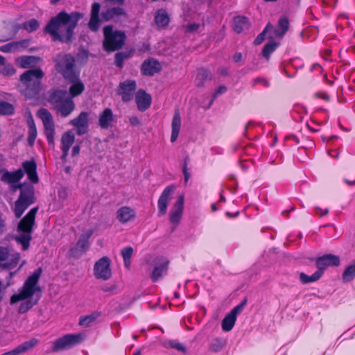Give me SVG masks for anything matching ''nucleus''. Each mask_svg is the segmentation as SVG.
<instances>
[{"instance_id": "1", "label": "nucleus", "mask_w": 355, "mask_h": 355, "mask_svg": "<svg viewBox=\"0 0 355 355\" xmlns=\"http://www.w3.org/2000/svg\"><path fill=\"white\" fill-rule=\"evenodd\" d=\"M83 17L81 12L67 13L62 10L49 21L44 31L50 35L54 42L71 44L76 39L75 29Z\"/></svg>"}, {"instance_id": "2", "label": "nucleus", "mask_w": 355, "mask_h": 355, "mask_svg": "<svg viewBox=\"0 0 355 355\" xmlns=\"http://www.w3.org/2000/svg\"><path fill=\"white\" fill-rule=\"evenodd\" d=\"M55 70L68 82L78 79L80 71L77 69L73 56L69 53H60L53 59Z\"/></svg>"}, {"instance_id": "3", "label": "nucleus", "mask_w": 355, "mask_h": 355, "mask_svg": "<svg viewBox=\"0 0 355 355\" xmlns=\"http://www.w3.org/2000/svg\"><path fill=\"white\" fill-rule=\"evenodd\" d=\"M48 101L62 117L68 116L75 109V103L66 90L53 91L49 94Z\"/></svg>"}, {"instance_id": "4", "label": "nucleus", "mask_w": 355, "mask_h": 355, "mask_svg": "<svg viewBox=\"0 0 355 355\" xmlns=\"http://www.w3.org/2000/svg\"><path fill=\"white\" fill-rule=\"evenodd\" d=\"M42 273V268H37L31 275L25 281L19 293L14 294L10 297V303L15 304L19 301L26 300L31 298L36 292L41 293V287L38 282Z\"/></svg>"}, {"instance_id": "5", "label": "nucleus", "mask_w": 355, "mask_h": 355, "mask_svg": "<svg viewBox=\"0 0 355 355\" xmlns=\"http://www.w3.org/2000/svg\"><path fill=\"white\" fill-rule=\"evenodd\" d=\"M44 72L40 68H35L24 71L20 76V81L25 86V95L33 98L39 94L41 90L40 80Z\"/></svg>"}, {"instance_id": "6", "label": "nucleus", "mask_w": 355, "mask_h": 355, "mask_svg": "<svg viewBox=\"0 0 355 355\" xmlns=\"http://www.w3.org/2000/svg\"><path fill=\"white\" fill-rule=\"evenodd\" d=\"M103 46L105 51L112 52L121 49L125 44L126 35L121 31H114L112 25L105 26L103 29Z\"/></svg>"}, {"instance_id": "7", "label": "nucleus", "mask_w": 355, "mask_h": 355, "mask_svg": "<svg viewBox=\"0 0 355 355\" xmlns=\"http://www.w3.org/2000/svg\"><path fill=\"white\" fill-rule=\"evenodd\" d=\"M35 201V189L31 184H27L21 189L19 196L15 202V214L20 218L24 211Z\"/></svg>"}, {"instance_id": "8", "label": "nucleus", "mask_w": 355, "mask_h": 355, "mask_svg": "<svg viewBox=\"0 0 355 355\" xmlns=\"http://www.w3.org/2000/svg\"><path fill=\"white\" fill-rule=\"evenodd\" d=\"M83 340L84 337L81 334H65L53 343L51 352L55 353L69 349L81 343Z\"/></svg>"}, {"instance_id": "9", "label": "nucleus", "mask_w": 355, "mask_h": 355, "mask_svg": "<svg viewBox=\"0 0 355 355\" xmlns=\"http://www.w3.org/2000/svg\"><path fill=\"white\" fill-rule=\"evenodd\" d=\"M94 274L97 279H102L103 280H107L111 277L112 270L109 257H103L95 263Z\"/></svg>"}, {"instance_id": "10", "label": "nucleus", "mask_w": 355, "mask_h": 355, "mask_svg": "<svg viewBox=\"0 0 355 355\" xmlns=\"http://www.w3.org/2000/svg\"><path fill=\"white\" fill-rule=\"evenodd\" d=\"M136 89V81L128 79L119 83L117 93L121 96L123 102L128 103L133 98Z\"/></svg>"}, {"instance_id": "11", "label": "nucleus", "mask_w": 355, "mask_h": 355, "mask_svg": "<svg viewBox=\"0 0 355 355\" xmlns=\"http://www.w3.org/2000/svg\"><path fill=\"white\" fill-rule=\"evenodd\" d=\"M340 257L333 254H326L315 259V265L318 272L322 275L325 269L329 266H338Z\"/></svg>"}, {"instance_id": "12", "label": "nucleus", "mask_w": 355, "mask_h": 355, "mask_svg": "<svg viewBox=\"0 0 355 355\" xmlns=\"http://www.w3.org/2000/svg\"><path fill=\"white\" fill-rule=\"evenodd\" d=\"M38 207L31 209L27 214L19 222L17 230L21 233H32L35 222V216Z\"/></svg>"}, {"instance_id": "13", "label": "nucleus", "mask_w": 355, "mask_h": 355, "mask_svg": "<svg viewBox=\"0 0 355 355\" xmlns=\"http://www.w3.org/2000/svg\"><path fill=\"white\" fill-rule=\"evenodd\" d=\"M89 122V113L82 112L75 119H72L70 123L76 128V133L80 136L87 132Z\"/></svg>"}, {"instance_id": "14", "label": "nucleus", "mask_w": 355, "mask_h": 355, "mask_svg": "<svg viewBox=\"0 0 355 355\" xmlns=\"http://www.w3.org/2000/svg\"><path fill=\"white\" fill-rule=\"evenodd\" d=\"M175 189V187L173 184L166 187L162 191L158 200V216H162L166 214L167 211L168 202L171 195Z\"/></svg>"}, {"instance_id": "15", "label": "nucleus", "mask_w": 355, "mask_h": 355, "mask_svg": "<svg viewBox=\"0 0 355 355\" xmlns=\"http://www.w3.org/2000/svg\"><path fill=\"white\" fill-rule=\"evenodd\" d=\"M162 70L160 63L154 58H149L144 61L141 67V72L144 76H153Z\"/></svg>"}, {"instance_id": "16", "label": "nucleus", "mask_w": 355, "mask_h": 355, "mask_svg": "<svg viewBox=\"0 0 355 355\" xmlns=\"http://www.w3.org/2000/svg\"><path fill=\"white\" fill-rule=\"evenodd\" d=\"M101 4L95 2L92 6L90 19L88 22V28L92 32H97L99 30L101 19L99 17Z\"/></svg>"}, {"instance_id": "17", "label": "nucleus", "mask_w": 355, "mask_h": 355, "mask_svg": "<svg viewBox=\"0 0 355 355\" xmlns=\"http://www.w3.org/2000/svg\"><path fill=\"white\" fill-rule=\"evenodd\" d=\"M184 196L180 195L170 211V221L177 225L181 219L184 209Z\"/></svg>"}, {"instance_id": "18", "label": "nucleus", "mask_w": 355, "mask_h": 355, "mask_svg": "<svg viewBox=\"0 0 355 355\" xmlns=\"http://www.w3.org/2000/svg\"><path fill=\"white\" fill-rule=\"evenodd\" d=\"M135 101L138 110L141 112H144L150 107L152 98L145 90L140 89L136 94Z\"/></svg>"}, {"instance_id": "19", "label": "nucleus", "mask_w": 355, "mask_h": 355, "mask_svg": "<svg viewBox=\"0 0 355 355\" xmlns=\"http://www.w3.org/2000/svg\"><path fill=\"white\" fill-rule=\"evenodd\" d=\"M39 343L37 338H33L18 345L15 349L5 352L1 355H19L34 348Z\"/></svg>"}, {"instance_id": "20", "label": "nucleus", "mask_w": 355, "mask_h": 355, "mask_svg": "<svg viewBox=\"0 0 355 355\" xmlns=\"http://www.w3.org/2000/svg\"><path fill=\"white\" fill-rule=\"evenodd\" d=\"M22 167L29 180L34 184L38 183L39 178L37 173L36 162L33 159L25 161L22 163Z\"/></svg>"}, {"instance_id": "21", "label": "nucleus", "mask_w": 355, "mask_h": 355, "mask_svg": "<svg viewBox=\"0 0 355 355\" xmlns=\"http://www.w3.org/2000/svg\"><path fill=\"white\" fill-rule=\"evenodd\" d=\"M114 121V116L112 110L110 108H105L99 115L98 125L103 129H107L112 126V123Z\"/></svg>"}, {"instance_id": "22", "label": "nucleus", "mask_w": 355, "mask_h": 355, "mask_svg": "<svg viewBox=\"0 0 355 355\" xmlns=\"http://www.w3.org/2000/svg\"><path fill=\"white\" fill-rule=\"evenodd\" d=\"M213 78V74L211 72L205 69L200 68L197 70L196 77L195 79V85L198 87H202L205 86V83L208 80H211Z\"/></svg>"}, {"instance_id": "23", "label": "nucleus", "mask_w": 355, "mask_h": 355, "mask_svg": "<svg viewBox=\"0 0 355 355\" xmlns=\"http://www.w3.org/2000/svg\"><path fill=\"white\" fill-rule=\"evenodd\" d=\"M2 173L1 180L8 183L17 182L24 175V172L21 168H19L14 172H9L7 170H3Z\"/></svg>"}, {"instance_id": "24", "label": "nucleus", "mask_w": 355, "mask_h": 355, "mask_svg": "<svg viewBox=\"0 0 355 355\" xmlns=\"http://www.w3.org/2000/svg\"><path fill=\"white\" fill-rule=\"evenodd\" d=\"M117 219L122 223H125L135 217V211L129 207H122L116 212Z\"/></svg>"}, {"instance_id": "25", "label": "nucleus", "mask_w": 355, "mask_h": 355, "mask_svg": "<svg viewBox=\"0 0 355 355\" xmlns=\"http://www.w3.org/2000/svg\"><path fill=\"white\" fill-rule=\"evenodd\" d=\"M155 22L159 27H166L170 22V17L165 9L161 8L155 13Z\"/></svg>"}, {"instance_id": "26", "label": "nucleus", "mask_w": 355, "mask_h": 355, "mask_svg": "<svg viewBox=\"0 0 355 355\" xmlns=\"http://www.w3.org/2000/svg\"><path fill=\"white\" fill-rule=\"evenodd\" d=\"M289 28V21L287 17H282L278 21L277 28L273 30V35L282 38Z\"/></svg>"}, {"instance_id": "27", "label": "nucleus", "mask_w": 355, "mask_h": 355, "mask_svg": "<svg viewBox=\"0 0 355 355\" xmlns=\"http://www.w3.org/2000/svg\"><path fill=\"white\" fill-rule=\"evenodd\" d=\"M172 132L171 136V141L174 142L177 140L180 127H181V117L178 111L175 112L172 120Z\"/></svg>"}, {"instance_id": "28", "label": "nucleus", "mask_w": 355, "mask_h": 355, "mask_svg": "<svg viewBox=\"0 0 355 355\" xmlns=\"http://www.w3.org/2000/svg\"><path fill=\"white\" fill-rule=\"evenodd\" d=\"M125 12L123 8L120 7H114L101 12L103 20L105 21H110L116 16L125 15Z\"/></svg>"}, {"instance_id": "29", "label": "nucleus", "mask_w": 355, "mask_h": 355, "mask_svg": "<svg viewBox=\"0 0 355 355\" xmlns=\"http://www.w3.org/2000/svg\"><path fill=\"white\" fill-rule=\"evenodd\" d=\"M249 27L250 23L247 17L238 16L234 19L233 29L237 33H240L244 30L248 29Z\"/></svg>"}, {"instance_id": "30", "label": "nucleus", "mask_w": 355, "mask_h": 355, "mask_svg": "<svg viewBox=\"0 0 355 355\" xmlns=\"http://www.w3.org/2000/svg\"><path fill=\"white\" fill-rule=\"evenodd\" d=\"M45 135L49 144H54L55 125L53 119L43 122Z\"/></svg>"}, {"instance_id": "31", "label": "nucleus", "mask_w": 355, "mask_h": 355, "mask_svg": "<svg viewBox=\"0 0 355 355\" xmlns=\"http://www.w3.org/2000/svg\"><path fill=\"white\" fill-rule=\"evenodd\" d=\"M273 37L274 35H270L268 37L270 40L265 44L262 50V55L267 60L269 59L270 54L273 53L280 44L279 42H275L272 40Z\"/></svg>"}, {"instance_id": "32", "label": "nucleus", "mask_w": 355, "mask_h": 355, "mask_svg": "<svg viewBox=\"0 0 355 355\" xmlns=\"http://www.w3.org/2000/svg\"><path fill=\"white\" fill-rule=\"evenodd\" d=\"M168 262H164L159 265L156 266L150 275V278L153 282H156L159 280L160 277H162V275L166 272L168 269Z\"/></svg>"}, {"instance_id": "33", "label": "nucleus", "mask_w": 355, "mask_h": 355, "mask_svg": "<svg viewBox=\"0 0 355 355\" xmlns=\"http://www.w3.org/2000/svg\"><path fill=\"white\" fill-rule=\"evenodd\" d=\"M70 83H72V85L69 87V94L71 96L72 99L73 97L80 95L84 91L85 85L79 78L76 81Z\"/></svg>"}, {"instance_id": "34", "label": "nucleus", "mask_w": 355, "mask_h": 355, "mask_svg": "<svg viewBox=\"0 0 355 355\" xmlns=\"http://www.w3.org/2000/svg\"><path fill=\"white\" fill-rule=\"evenodd\" d=\"M27 123L28 125V137L27 141L28 145L33 146L37 137V129L32 116L28 119Z\"/></svg>"}, {"instance_id": "35", "label": "nucleus", "mask_w": 355, "mask_h": 355, "mask_svg": "<svg viewBox=\"0 0 355 355\" xmlns=\"http://www.w3.org/2000/svg\"><path fill=\"white\" fill-rule=\"evenodd\" d=\"M355 278V261L347 266L342 274L343 282L347 283L352 282Z\"/></svg>"}, {"instance_id": "36", "label": "nucleus", "mask_w": 355, "mask_h": 355, "mask_svg": "<svg viewBox=\"0 0 355 355\" xmlns=\"http://www.w3.org/2000/svg\"><path fill=\"white\" fill-rule=\"evenodd\" d=\"M93 230H89L85 234H83L79 237L78 241L76 243V245L84 250L85 252L89 249V239L93 234Z\"/></svg>"}, {"instance_id": "37", "label": "nucleus", "mask_w": 355, "mask_h": 355, "mask_svg": "<svg viewBox=\"0 0 355 355\" xmlns=\"http://www.w3.org/2000/svg\"><path fill=\"white\" fill-rule=\"evenodd\" d=\"M236 320V317L231 313L226 315L222 321V329L224 331H230L232 329Z\"/></svg>"}, {"instance_id": "38", "label": "nucleus", "mask_w": 355, "mask_h": 355, "mask_svg": "<svg viewBox=\"0 0 355 355\" xmlns=\"http://www.w3.org/2000/svg\"><path fill=\"white\" fill-rule=\"evenodd\" d=\"M20 259V254L15 253L11 256V258L9 261L0 263V267L2 270H12L17 266Z\"/></svg>"}, {"instance_id": "39", "label": "nucleus", "mask_w": 355, "mask_h": 355, "mask_svg": "<svg viewBox=\"0 0 355 355\" xmlns=\"http://www.w3.org/2000/svg\"><path fill=\"white\" fill-rule=\"evenodd\" d=\"M41 297V295H38V294H36L35 295V299L32 301V300H26L24 302H22L19 307V310H18V312L19 313H26L28 311H29L34 305L37 304L39 300L40 299Z\"/></svg>"}, {"instance_id": "40", "label": "nucleus", "mask_w": 355, "mask_h": 355, "mask_svg": "<svg viewBox=\"0 0 355 355\" xmlns=\"http://www.w3.org/2000/svg\"><path fill=\"white\" fill-rule=\"evenodd\" d=\"M38 58L33 55H24L19 58V64L21 68H28L37 63Z\"/></svg>"}, {"instance_id": "41", "label": "nucleus", "mask_w": 355, "mask_h": 355, "mask_svg": "<svg viewBox=\"0 0 355 355\" xmlns=\"http://www.w3.org/2000/svg\"><path fill=\"white\" fill-rule=\"evenodd\" d=\"M321 277L322 275L317 270V271L311 276H309L304 272H301L300 274L299 279L303 284H306L318 281Z\"/></svg>"}, {"instance_id": "42", "label": "nucleus", "mask_w": 355, "mask_h": 355, "mask_svg": "<svg viewBox=\"0 0 355 355\" xmlns=\"http://www.w3.org/2000/svg\"><path fill=\"white\" fill-rule=\"evenodd\" d=\"M74 140L75 136L71 131L64 132L62 136V148L70 149Z\"/></svg>"}, {"instance_id": "43", "label": "nucleus", "mask_w": 355, "mask_h": 355, "mask_svg": "<svg viewBox=\"0 0 355 355\" xmlns=\"http://www.w3.org/2000/svg\"><path fill=\"white\" fill-rule=\"evenodd\" d=\"M32 233H22L19 236H16L15 239V241L21 244L24 250H27L30 245V241L32 239L31 236Z\"/></svg>"}, {"instance_id": "44", "label": "nucleus", "mask_w": 355, "mask_h": 355, "mask_svg": "<svg viewBox=\"0 0 355 355\" xmlns=\"http://www.w3.org/2000/svg\"><path fill=\"white\" fill-rule=\"evenodd\" d=\"M22 27L24 28V30H26L29 33H33L39 28L40 23L36 19L33 18L28 21H24Z\"/></svg>"}, {"instance_id": "45", "label": "nucleus", "mask_w": 355, "mask_h": 355, "mask_svg": "<svg viewBox=\"0 0 355 355\" xmlns=\"http://www.w3.org/2000/svg\"><path fill=\"white\" fill-rule=\"evenodd\" d=\"M14 112L15 108L11 103L0 100V114L11 115Z\"/></svg>"}, {"instance_id": "46", "label": "nucleus", "mask_w": 355, "mask_h": 355, "mask_svg": "<svg viewBox=\"0 0 355 355\" xmlns=\"http://www.w3.org/2000/svg\"><path fill=\"white\" fill-rule=\"evenodd\" d=\"M272 30H273V26L270 22H268L266 24V26L264 28V29L263 30V31L261 33H260L257 35V37L255 38V40L254 41V44H256V45L261 44L263 42V40H265L266 33H268V32H270V31H271Z\"/></svg>"}, {"instance_id": "47", "label": "nucleus", "mask_w": 355, "mask_h": 355, "mask_svg": "<svg viewBox=\"0 0 355 355\" xmlns=\"http://www.w3.org/2000/svg\"><path fill=\"white\" fill-rule=\"evenodd\" d=\"M130 56V53L128 52H118L115 54V65L121 69L123 67V62L125 59H128Z\"/></svg>"}, {"instance_id": "48", "label": "nucleus", "mask_w": 355, "mask_h": 355, "mask_svg": "<svg viewBox=\"0 0 355 355\" xmlns=\"http://www.w3.org/2000/svg\"><path fill=\"white\" fill-rule=\"evenodd\" d=\"M98 315V313H93L90 315L81 317L79 320V324L81 326L88 327L91 323L96 320Z\"/></svg>"}, {"instance_id": "49", "label": "nucleus", "mask_w": 355, "mask_h": 355, "mask_svg": "<svg viewBox=\"0 0 355 355\" xmlns=\"http://www.w3.org/2000/svg\"><path fill=\"white\" fill-rule=\"evenodd\" d=\"M165 347L175 349L184 354L187 352L185 346L180 343L178 340H169L167 343H166Z\"/></svg>"}, {"instance_id": "50", "label": "nucleus", "mask_w": 355, "mask_h": 355, "mask_svg": "<svg viewBox=\"0 0 355 355\" xmlns=\"http://www.w3.org/2000/svg\"><path fill=\"white\" fill-rule=\"evenodd\" d=\"M226 342L222 338H215L209 345V349L214 352H218L225 345Z\"/></svg>"}, {"instance_id": "51", "label": "nucleus", "mask_w": 355, "mask_h": 355, "mask_svg": "<svg viewBox=\"0 0 355 355\" xmlns=\"http://www.w3.org/2000/svg\"><path fill=\"white\" fill-rule=\"evenodd\" d=\"M85 252V251L78 246L76 244V245L71 248L68 252L69 256L70 257L76 259H79Z\"/></svg>"}, {"instance_id": "52", "label": "nucleus", "mask_w": 355, "mask_h": 355, "mask_svg": "<svg viewBox=\"0 0 355 355\" xmlns=\"http://www.w3.org/2000/svg\"><path fill=\"white\" fill-rule=\"evenodd\" d=\"M248 302V298L245 297L244 299L236 306L230 313L237 317V315L241 313Z\"/></svg>"}, {"instance_id": "53", "label": "nucleus", "mask_w": 355, "mask_h": 355, "mask_svg": "<svg viewBox=\"0 0 355 355\" xmlns=\"http://www.w3.org/2000/svg\"><path fill=\"white\" fill-rule=\"evenodd\" d=\"M38 116L44 121H48L53 119L51 114L45 108H40L38 110Z\"/></svg>"}, {"instance_id": "54", "label": "nucleus", "mask_w": 355, "mask_h": 355, "mask_svg": "<svg viewBox=\"0 0 355 355\" xmlns=\"http://www.w3.org/2000/svg\"><path fill=\"white\" fill-rule=\"evenodd\" d=\"M190 161L189 155H187L184 159V164L182 166V173L184 177V182L187 183L191 177L190 173L188 171L187 165Z\"/></svg>"}, {"instance_id": "55", "label": "nucleus", "mask_w": 355, "mask_h": 355, "mask_svg": "<svg viewBox=\"0 0 355 355\" xmlns=\"http://www.w3.org/2000/svg\"><path fill=\"white\" fill-rule=\"evenodd\" d=\"M16 72L15 68L12 64L4 65L1 69V73L3 76H10L15 74Z\"/></svg>"}, {"instance_id": "56", "label": "nucleus", "mask_w": 355, "mask_h": 355, "mask_svg": "<svg viewBox=\"0 0 355 355\" xmlns=\"http://www.w3.org/2000/svg\"><path fill=\"white\" fill-rule=\"evenodd\" d=\"M16 50H17V48L15 41L4 44L0 47V51L4 53H9Z\"/></svg>"}, {"instance_id": "57", "label": "nucleus", "mask_w": 355, "mask_h": 355, "mask_svg": "<svg viewBox=\"0 0 355 355\" xmlns=\"http://www.w3.org/2000/svg\"><path fill=\"white\" fill-rule=\"evenodd\" d=\"M22 268V265H20L19 268L15 271L9 272L8 275L6 277V286L5 287H8L13 284V282L12 279L14 276L17 275V273L21 270Z\"/></svg>"}, {"instance_id": "58", "label": "nucleus", "mask_w": 355, "mask_h": 355, "mask_svg": "<svg viewBox=\"0 0 355 355\" xmlns=\"http://www.w3.org/2000/svg\"><path fill=\"white\" fill-rule=\"evenodd\" d=\"M121 254L123 259H130L133 254V248L130 246L125 247L121 250Z\"/></svg>"}, {"instance_id": "59", "label": "nucleus", "mask_w": 355, "mask_h": 355, "mask_svg": "<svg viewBox=\"0 0 355 355\" xmlns=\"http://www.w3.org/2000/svg\"><path fill=\"white\" fill-rule=\"evenodd\" d=\"M9 257V250L7 248L0 247V261H6Z\"/></svg>"}, {"instance_id": "60", "label": "nucleus", "mask_w": 355, "mask_h": 355, "mask_svg": "<svg viewBox=\"0 0 355 355\" xmlns=\"http://www.w3.org/2000/svg\"><path fill=\"white\" fill-rule=\"evenodd\" d=\"M261 83L263 84L266 87H269L270 84L269 82L261 77L256 78L253 80L252 86H254L256 84Z\"/></svg>"}, {"instance_id": "61", "label": "nucleus", "mask_w": 355, "mask_h": 355, "mask_svg": "<svg viewBox=\"0 0 355 355\" xmlns=\"http://www.w3.org/2000/svg\"><path fill=\"white\" fill-rule=\"evenodd\" d=\"M15 43H17V49H19V47H22L24 49L26 48L29 43H30V40H21L20 41H15Z\"/></svg>"}, {"instance_id": "62", "label": "nucleus", "mask_w": 355, "mask_h": 355, "mask_svg": "<svg viewBox=\"0 0 355 355\" xmlns=\"http://www.w3.org/2000/svg\"><path fill=\"white\" fill-rule=\"evenodd\" d=\"M227 91V87L224 85H220L216 90L215 93L213 95V98H216L218 95L224 94Z\"/></svg>"}, {"instance_id": "63", "label": "nucleus", "mask_w": 355, "mask_h": 355, "mask_svg": "<svg viewBox=\"0 0 355 355\" xmlns=\"http://www.w3.org/2000/svg\"><path fill=\"white\" fill-rule=\"evenodd\" d=\"M88 51L83 49L81 51H79L77 54V57L78 59L82 60H87L88 59Z\"/></svg>"}, {"instance_id": "64", "label": "nucleus", "mask_w": 355, "mask_h": 355, "mask_svg": "<svg viewBox=\"0 0 355 355\" xmlns=\"http://www.w3.org/2000/svg\"><path fill=\"white\" fill-rule=\"evenodd\" d=\"M129 122L132 126H137L140 124V121L136 116H132L129 118Z\"/></svg>"}]
</instances>
